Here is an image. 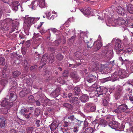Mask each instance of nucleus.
<instances>
[{"instance_id": "1", "label": "nucleus", "mask_w": 133, "mask_h": 133, "mask_svg": "<svg viewBox=\"0 0 133 133\" xmlns=\"http://www.w3.org/2000/svg\"><path fill=\"white\" fill-rule=\"evenodd\" d=\"M106 90L107 89L103 87L97 88L95 92L96 96L101 98L104 97L106 95Z\"/></svg>"}, {"instance_id": "2", "label": "nucleus", "mask_w": 133, "mask_h": 133, "mask_svg": "<svg viewBox=\"0 0 133 133\" xmlns=\"http://www.w3.org/2000/svg\"><path fill=\"white\" fill-rule=\"evenodd\" d=\"M128 109V107L126 104H122L115 110V112L116 113L120 114L126 112Z\"/></svg>"}, {"instance_id": "3", "label": "nucleus", "mask_w": 133, "mask_h": 133, "mask_svg": "<svg viewBox=\"0 0 133 133\" xmlns=\"http://www.w3.org/2000/svg\"><path fill=\"white\" fill-rule=\"evenodd\" d=\"M122 88L119 86H118L115 89L114 94L115 98L117 100L119 98L122 94Z\"/></svg>"}, {"instance_id": "4", "label": "nucleus", "mask_w": 133, "mask_h": 133, "mask_svg": "<svg viewBox=\"0 0 133 133\" xmlns=\"http://www.w3.org/2000/svg\"><path fill=\"white\" fill-rule=\"evenodd\" d=\"M9 101L6 99V98L4 100H3L1 103V105L3 107H5L9 109L13 105V103L9 102Z\"/></svg>"}, {"instance_id": "5", "label": "nucleus", "mask_w": 133, "mask_h": 133, "mask_svg": "<svg viewBox=\"0 0 133 133\" xmlns=\"http://www.w3.org/2000/svg\"><path fill=\"white\" fill-rule=\"evenodd\" d=\"M30 91L29 89H28L26 88H25L22 89L19 92V95L21 97H23L26 96L29 94Z\"/></svg>"}, {"instance_id": "6", "label": "nucleus", "mask_w": 133, "mask_h": 133, "mask_svg": "<svg viewBox=\"0 0 133 133\" xmlns=\"http://www.w3.org/2000/svg\"><path fill=\"white\" fill-rule=\"evenodd\" d=\"M6 99L10 101V102H12L17 99V96L15 92H12L10 93L9 95L6 96Z\"/></svg>"}, {"instance_id": "7", "label": "nucleus", "mask_w": 133, "mask_h": 133, "mask_svg": "<svg viewBox=\"0 0 133 133\" xmlns=\"http://www.w3.org/2000/svg\"><path fill=\"white\" fill-rule=\"evenodd\" d=\"M79 9L84 15H89L91 13V9L89 7L81 8Z\"/></svg>"}, {"instance_id": "8", "label": "nucleus", "mask_w": 133, "mask_h": 133, "mask_svg": "<svg viewBox=\"0 0 133 133\" xmlns=\"http://www.w3.org/2000/svg\"><path fill=\"white\" fill-rule=\"evenodd\" d=\"M23 79L24 80V81L26 82L28 85H31L33 83V82L31 79L29 75H26L23 77Z\"/></svg>"}, {"instance_id": "9", "label": "nucleus", "mask_w": 133, "mask_h": 133, "mask_svg": "<svg viewBox=\"0 0 133 133\" xmlns=\"http://www.w3.org/2000/svg\"><path fill=\"white\" fill-rule=\"evenodd\" d=\"M61 88L60 87H57L56 90L51 94L52 97H56L60 94Z\"/></svg>"}, {"instance_id": "10", "label": "nucleus", "mask_w": 133, "mask_h": 133, "mask_svg": "<svg viewBox=\"0 0 133 133\" xmlns=\"http://www.w3.org/2000/svg\"><path fill=\"white\" fill-rule=\"evenodd\" d=\"M36 19V18L28 17L26 19L25 22L28 24V26H30L35 22Z\"/></svg>"}, {"instance_id": "11", "label": "nucleus", "mask_w": 133, "mask_h": 133, "mask_svg": "<svg viewBox=\"0 0 133 133\" xmlns=\"http://www.w3.org/2000/svg\"><path fill=\"white\" fill-rule=\"evenodd\" d=\"M108 125L112 129H116L118 127L119 123L116 121H112L109 122Z\"/></svg>"}, {"instance_id": "12", "label": "nucleus", "mask_w": 133, "mask_h": 133, "mask_svg": "<svg viewBox=\"0 0 133 133\" xmlns=\"http://www.w3.org/2000/svg\"><path fill=\"white\" fill-rule=\"evenodd\" d=\"M118 76L121 78H123L127 77V73L124 70H121L119 71Z\"/></svg>"}, {"instance_id": "13", "label": "nucleus", "mask_w": 133, "mask_h": 133, "mask_svg": "<svg viewBox=\"0 0 133 133\" xmlns=\"http://www.w3.org/2000/svg\"><path fill=\"white\" fill-rule=\"evenodd\" d=\"M58 125V122L55 121H53L51 124L49 126L51 130V132L52 133L53 130L56 129Z\"/></svg>"}, {"instance_id": "14", "label": "nucleus", "mask_w": 133, "mask_h": 133, "mask_svg": "<svg viewBox=\"0 0 133 133\" xmlns=\"http://www.w3.org/2000/svg\"><path fill=\"white\" fill-rule=\"evenodd\" d=\"M117 12L119 14L124 16L125 14L126 11L124 9L120 6H118L117 8Z\"/></svg>"}, {"instance_id": "15", "label": "nucleus", "mask_w": 133, "mask_h": 133, "mask_svg": "<svg viewBox=\"0 0 133 133\" xmlns=\"http://www.w3.org/2000/svg\"><path fill=\"white\" fill-rule=\"evenodd\" d=\"M81 91V89L78 87H76L73 89L72 92L74 95L78 96L79 95Z\"/></svg>"}, {"instance_id": "16", "label": "nucleus", "mask_w": 133, "mask_h": 133, "mask_svg": "<svg viewBox=\"0 0 133 133\" xmlns=\"http://www.w3.org/2000/svg\"><path fill=\"white\" fill-rule=\"evenodd\" d=\"M0 28H1V30L3 31H7L9 29V27L7 25V24L5 23H2L0 24Z\"/></svg>"}, {"instance_id": "17", "label": "nucleus", "mask_w": 133, "mask_h": 133, "mask_svg": "<svg viewBox=\"0 0 133 133\" xmlns=\"http://www.w3.org/2000/svg\"><path fill=\"white\" fill-rule=\"evenodd\" d=\"M70 102L72 104H76L79 103V101L77 97H71Z\"/></svg>"}, {"instance_id": "18", "label": "nucleus", "mask_w": 133, "mask_h": 133, "mask_svg": "<svg viewBox=\"0 0 133 133\" xmlns=\"http://www.w3.org/2000/svg\"><path fill=\"white\" fill-rule=\"evenodd\" d=\"M19 2L18 1H13L12 2V6L13 10L16 11L18 9V6L19 5Z\"/></svg>"}, {"instance_id": "19", "label": "nucleus", "mask_w": 133, "mask_h": 133, "mask_svg": "<svg viewBox=\"0 0 133 133\" xmlns=\"http://www.w3.org/2000/svg\"><path fill=\"white\" fill-rule=\"evenodd\" d=\"M96 77V76L92 75H90L88 78L87 79V81L89 83H91L95 81Z\"/></svg>"}, {"instance_id": "20", "label": "nucleus", "mask_w": 133, "mask_h": 133, "mask_svg": "<svg viewBox=\"0 0 133 133\" xmlns=\"http://www.w3.org/2000/svg\"><path fill=\"white\" fill-rule=\"evenodd\" d=\"M89 97L87 95L83 94L81 96L80 100L82 102H86L89 99Z\"/></svg>"}, {"instance_id": "21", "label": "nucleus", "mask_w": 133, "mask_h": 133, "mask_svg": "<svg viewBox=\"0 0 133 133\" xmlns=\"http://www.w3.org/2000/svg\"><path fill=\"white\" fill-rule=\"evenodd\" d=\"M107 122L106 121L103 119H102L99 121L98 124L96 123L95 124V125H98V124H99V125H101L102 127H105L107 125Z\"/></svg>"}, {"instance_id": "22", "label": "nucleus", "mask_w": 133, "mask_h": 133, "mask_svg": "<svg viewBox=\"0 0 133 133\" xmlns=\"http://www.w3.org/2000/svg\"><path fill=\"white\" fill-rule=\"evenodd\" d=\"M7 69L5 67H4L2 72L1 77L3 78H7V75L6 71Z\"/></svg>"}, {"instance_id": "23", "label": "nucleus", "mask_w": 133, "mask_h": 133, "mask_svg": "<svg viewBox=\"0 0 133 133\" xmlns=\"http://www.w3.org/2000/svg\"><path fill=\"white\" fill-rule=\"evenodd\" d=\"M8 78H3L0 80V84L3 86H5L8 83Z\"/></svg>"}, {"instance_id": "24", "label": "nucleus", "mask_w": 133, "mask_h": 133, "mask_svg": "<svg viewBox=\"0 0 133 133\" xmlns=\"http://www.w3.org/2000/svg\"><path fill=\"white\" fill-rule=\"evenodd\" d=\"M118 24L119 25H124L126 23L125 21L123 19L121 18H119L118 19Z\"/></svg>"}, {"instance_id": "25", "label": "nucleus", "mask_w": 133, "mask_h": 133, "mask_svg": "<svg viewBox=\"0 0 133 133\" xmlns=\"http://www.w3.org/2000/svg\"><path fill=\"white\" fill-rule=\"evenodd\" d=\"M127 8L128 11L130 13L133 14V5H129L127 6Z\"/></svg>"}, {"instance_id": "26", "label": "nucleus", "mask_w": 133, "mask_h": 133, "mask_svg": "<svg viewBox=\"0 0 133 133\" xmlns=\"http://www.w3.org/2000/svg\"><path fill=\"white\" fill-rule=\"evenodd\" d=\"M48 59V54H46L44 55L42 57L41 61V63H43L45 62Z\"/></svg>"}, {"instance_id": "27", "label": "nucleus", "mask_w": 133, "mask_h": 133, "mask_svg": "<svg viewBox=\"0 0 133 133\" xmlns=\"http://www.w3.org/2000/svg\"><path fill=\"white\" fill-rule=\"evenodd\" d=\"M45 5V0H39V5L41 8H43Z\"/></svg>"}, {"instance_id": "28", "label": "nucleus", "mask_w": 133, "mask_h": 133, "mask_svg": "<svg viewBox=\"0 0 133 133\" xmlns=\"http://www.w3.org/2000/svg\"><path fill=\"white\" fill-rule=\"evenodd\" d=\"M5 120L4 118H0V127L1 128L4 127L5 123Z\"/></svg>"}, {"instance_id": "29", "label": "nucleus", "mask_w": 133, "mask_h": 133, "mask_svg": "<svg viewBox=\"0 0 133 133\" xmlns=\"http://www.w3.org/2000/svg\"><path fill=\"white\" fill-rule=\"evenodd\" d=\"M94 129L91 127L88 128L85 130V133H93Z\"/></svg>"}, {"instance_id": "30", "label": "nucleus", "mask_w": 133, "mask_h": 133, "mask_svg": "<svg viewBox=\"0 0 133 133\" xmlns=\"http://www.w3.org/2000/svg\"><path fill=\"white\" fill-rule=\"evenodd\" d=\"M56 57L57 60L60 61L63 59L64 56L61 54L58 53L57 54Z\"/></svg>"}, {"instance_id": "31", "label": "nucleus", "mask_w": 133, "mask_h": 133, "mask_svg": "<svg viewBox=\"0 0 133 133\" xmlns=\"http://www.w3.org/2000/svg\"><path fill=\"white\" fill-rule=\"evenodd\" d=\"M94 43H96L95 48L97 50H99L101 47L102 45V43L100 42H95Z\"/></svg>"}, {"instance_id": "32", "label": "nucleus", "mask_w": 133, "mask_h": 133, "mask_svg": "<svg viewBox=\"0 0 133 133\" xmlns=\"http://www.w3.org/2000/svg\"><path fill=\"white\" fill-rule=\"evenodd\" d=\"M75 57L78 59H80L82 57V54L79 51H77L75 53Z\"/></svg>"}, {"instance_id": "33", "label": "nucleus", "mask_w": 133, "mask_h": 133, "mask_svg": "<svg viewBox=\"0 0 133 133\" xmlns=\"http://www.w3.org/2000/svg\"><path fill=\"white\" fill-rule=\"evenodd\" d=\"M12 73L14 78L18 77L21 74V72L17 70L13 72Z\"/></svg>"}, {"instance_id": "34", "label": "nucleus", "mask_w": 133, "mask_h": 133, "mask_svg": "<svg viewBox=\"0 0 133 133\" xmlns=\"http://www.w3.org/2000/svg\"><path fill=\"white\" fill-rule=\"evenodd\" d=\"M63 106L68 109H71L72 108V105L68 103H65L63 104Z\"/></svg>"}, {"instance_id": "35", "label": "nucleus", "mask_w": 133, "mask_h": 133, "mask_svg": "<svg viewBox=\"0 0 133 133\" xmlns=\"http://www.w3.org/2000/svg\"><path fill=\"white\" fill-rule=\"evenodd\" d=\"M92 103H87L85 105V109L87 110L88 111L90 109V107L92 106Z\"/></svg>"}, {"instance_id": "36", "label": "nucleus", "mask_w": 133, "mask_h": 133, "mask_svg": "<svg viewBox=\"0 0 133 133\" xmlns=\"http://www.w3.org/2000/svg\"><path fill=\"white\" fill-rule=\"evenodd\" d=\"M38 3L36 1H32L31 4L32 8L33 9H36V7L38 5Z\"/></svg>"}, {"instance_id": "37", "label": "nucleus", "mask_w": 133, "mask_h": 133, "mask_svg": "<svg viewBox=\"0 0 133 133\" xmlns=\"http://www.w3.org/2000/svg\"><path fill=\"white\" fill-rule=\"evenodd\" d=\"M72 123H73L72 122H70L69 121H68V122L64 121L63 123V127H66L70 126L71 124Z\"/></svg>"}, {"instance_id": "38", "label": "nucleus", "mask_w": 133, "mask_h": 133, "mask_svg": "<svg viewBox=\"0 0 133 133\" xmlns=\"http://www.w3.org/2000/svg\"><path fill=\"white\" fill-rule=\"evenodd\" d=\"M54 57L53 54H50L49 56V58H48V59L51 63H52L54 61Z\"/></svg>"}, {"instance_id": "39", "label": "nucleus", "mask_w": 133, "mask_h": 133, "mask_svg": "<svg viewBox=\"0 0 133 133\" xmlns=\"http://www.w3.org/2000/svg\"><path fill=\"white\" fill-rule=\"evenodd\" d=\"M61 42V39L56 40L53 43V46H58Z\"/></svg>"}, {"instance_id": "40", "label": "nucleus", "mask_w": 133, "mask_h": 133, "mask_svg": "<svg viewBox=\"0 0 133 133\" xmlns=\"http://www.w3.org/2000/svg\"><path fill=\"white\" fill-rule=\"evenodd\" d=\"M17 26L14 24H13L12 25V27L11 28L12 31L11 32L15 31V33H16L17 31Z\"/></svg>"}, {"instance_id": "41", "label": "nucleus", "mask_w": 133, "mask_h": 133, "mask_svg": "<svg viewBox=\"0 0 133 133\" xmlns=\"http://www.w3.org/2000/svg\"><path fill=\"white\" fill-rule=\"evenodd\" d=\"M111 79V78L110 77H107L106 78H104L101 79V81L102 83H104L106 82L110 81Z\"/></svg>"}, {"instance_id": "42", "label": "nucleus", "mask_w": 133, "mask_h": 133, "mask_svg": "<svg viewBox=\"0 0 133 133\" xmlns=\"http://www.w3.org/2000/svg\"><path fill=\"white\" fill-rule=\"evenodd\" d=\"M71 77L74 79H77L78 78L77 75L74 72H72L70 75Z\"/></svg>"}, {"instance_id": "43", "label": "nucleus", "mask_w": 133, "mask_h": 133, "mask_svg": "<svg viewBox=\"0 0 133 133\" xmlns=\"http://www.w3.org/2000/svg\"><path fill=\"white\" fill-rule=\"evenodd\" d=\"M83 121H79V120L76 119V125H77L78 127H80L81 126L82 124H83Z\"/></svg>"}, {"instance_id": "44", "label": "nucleus", "mask_w": 133, "mask_h": 133, "mask_svg": "<svg viewBox=\"0 0 133 133\" xmlns=\"http://www.w3.org/2000/svg\"><path fill=\"white\" fill-rule=\"evenodd\" d=\"M34 97L32 95L30 96L28 98V101L29 102H33L34 101Z\"/></svg>"}, {"instance_id": "45", "label": "nucleus", "mask_w": 133, "mask_h": 133, "mask_svg": "<svg viewBox=\"0 0 133 133\" xmlns=\"http://www.w3.org/2000/svg\"><path fill=\"white\" fill-rule=\"evenodd\" d=\"M29 110H28L27 109H22L20 111V113L23 116L26 112H28Z\"/></svg>"}, {"instance_id": "46", "label": "nucleus", "mask_w": 133, "mask_h": 133, "mask_svg": "<svg viewBox=\"0 0 133 133\" xmlns=\"http://www.w3.org/2000/svg\"><path fill=\"white\" fill-rule=\"evenodd\" d=\"M50 14V12H49L48 14L46 15V16L47 17V18L50 20H53L54 19L55 17V15H52L51 17H50L49 16Z\"/></svg>"}, {"instance_id": "47", "label": "nucleus", "mask_w": 133, "mask_h": 133, "mask_svg": "<svg viewBox=\"0 0 133 133\" xmlns=\"http://www.w3.org/2000/svg\"><path fill=\"white\" fill-rule=\"evenodd\" d=\"M99 65L98 64H95L93 65V68L92 70V71H96L98 69Z\"/></svg>"}, {"instance_id": "48", "label": "nucleus", "mask_w": 133, "mask_h": 133, "mask_svg": "<svg viewBox=\"0 0 133 133\" xmlns=\"http://www.w3.org/2000/svg\"><path fill=\"white\" fill-rule=\"evenodd\" d=\"M109 100L108 99H104L103 102V104L104 106H107L109 102Z\"/></svg>"}, {"instance_id": "49", "label": "nucleus", "mask_w": 133, "mask_h": 133, "mask_svg": "<svg viewBox=\"0 0 133 133\" xmlns=\"http://www.w3.org/2000/svg\"><path fill=\"white\" fill-rule=\"evenodd\" d=\"M8 109L5 108H3L2 109L1 111L2 114H6L8 112Z\"/></svg>"}, {"instance_id": "50", "label": "nucleus", "mask_w": 133, "mask_h": 133, "mask_svg": "<svg viewBox=\"0 0 133 133\" xmlns=\"http://www.w3.org/2000/svg\"><path fill=\"white\" fill-rule=\"evenodd\" d=\"M5 59L3 58H0V65L4 66L5 64Z\"/></svg>"}, {"instance_id": "51", "label": "nucleus", "mask_w": 133, "mask_h": 133, "mask_svg": "<svg viewBox=\"0 0 133 133\" xmlns=\"http://www.w3.org/2000/svg\"><path fill=\"white\" fill-rule=\"evenodd\" d=\"M92 105V106L90 107V109L88 110L89 111L93 112L95 110L96 108L95 105L93 103Z\"/></svg>"}, {"instance_id": "52", "label": "nucleus", "mask_w": 133, "mask_h": 133, "mask_svg": "<svg viewBox=\"0 0 133 133\" xmlns=\"http://www.w3.org/2000/svg\"><path fill=\"white\" fill-rule=\"evenodd\" d=\"M79 127L77 125H75L73 128H72L73 130V131L74 132H77L79 130Z\"/></svg>"}, {"instance_id": "53", "label": "nucleus", "mask_w": 133, "mask_h": 133, "mask_svg": "<svg viewBox=\"0 0 133 133\" xmlns=\"http://www.w3.org/2000/svg\"><path fill=\"white\" fill-rule=\"evenodd\" d=\"M121 47V45L120 44L116 42L115 44V50H117V49H118L119 48H120Z\"/></svg>"}, {"instance_id": "54", "label": "nucleus", "mask_w": 133, "mask_h": 133, "mask_svg": "<svg viewBox=\"0 0 133 133\" xmlns=\"http://www.w3.org/2000/svg\"><path fill=\"white\" fill-rule=\"evenodd\" d=\"M111 52L112 51L111 50H107V53L105 54V56L107 57L108 58H110V56H111L112 55V54L111 53Z\"/></svg>"}, {"instance_id": "55", "label": "nucleus", "mask_w": 133, "mask_h": 133, "mask_svg": "<svg viewBox=\"0 0 133 133\" xmlns=\"http://www.w3.org/2000/svg\"><path fill=\"white\" fill-rule=\"evenodd\" d=\"M83 40L85 43H87L88 42L89 38L87 35H85L83 38Z\"/></svg>"}, {"instance_id": "56", "label": "nucleus", "mask_w": 133, "mask_h": 133, "mask_svg": "<svg viewBox=\"0 0 133 133\" xmlns=\"http://www.w3.org/2000/svg\"><path fill=\"white\" fill-rule=\"evenodd\" d=\"M27 133H32L33 130L32 127H29L27 128L26 129Z\"/></svg>"}, {"instance_id": "57", "label": "nucleus", "mask_w": 133, "mask_h": 133, "mask_svg": "<svg viewBox=\"0 0 133 133\" xmlns=\"http://www.w3.org/2000/svg\"><path fill=\"white\" fill-rule=\"evenodd\" d=\"M69 72L67 70H65L63 73V76L64 77H67L68 75Z\"/></svg>"}, {"instance_id": "58", "label": "nucleus", "mask_w": 133, "mask_h": 133, "mask_svg": "<svg viewBox=\"0 0 133 133\" xmlns=\"http://www.w3.org/2000/svg\"><path fill=\"white\" fill-rule=\"evenodd\" d=\"M37 68V65H35L34 66H31L30 68V71H32V70H36Z\"/></svg>"}, {"instance_id": "59", "label": "nucleus", "mask_w": 133, "mask_h": 133, "mask_svg": "<svg viewBox=\"0 0 133 133\" xmlns=\"http://www.w3.org/2000/svg\"><path fill=\"white\" fill-rule=\"evenodd\" d=\"M124 127V126L122 124H121V125H120V124L119 123L118 127L117 129H120L121 130H123Z\"/></svg>"}, {"instance_id": "60", "label": "nucleus", "mask_w": 133, "mask_h": 133, "mask_svg": "<svg viewBox=\"0 0 133 133\" xmlns=\"http://www.w3.org/2000/svg\"><path fill=\"white\" fill-rule=\"evenodd\" d=\"M91 40H92V39L90 38V42H89L88 41V43L87 47L88 48H91L94 45L92 42H91Z\"/></svg>"}, {"instance_id": "61", "label": "nucleus", "mask_w": 133, "mask_h": 133, "mask_svg": "<svg viewBox=\"0 0 133 133\" xmlns=\"http://www.w3.org/2000/svg\"><path fill=\"white\" fill-rule=\"evenodd\" d=\"M118 75L117 72H115L112 75H111V77L114 78H117L118 77Z\"/></svg>"}, {"instance_id": "62", "label": "nucleus", "mask_w": 133, "mask_h": 133, "mask_svg": "<svg viewBox=\"0 0 133 133\" xmlns=\"http://www.w3.org/2000/svg\"><path fill=\"white\" fill-rule=\"evenodd\" d=\"M28 63L26 60L24 59V61L22 63V65L24 67H26Z\"/></svg>"}, {"instance_id": "63", "label": "nucleus", "mask_w": 133, "mask_h": 133, "mask_svg": "<svg viewBox=\"0 0 133 133\" xmlns=\"http://www.w3.org/2000/svg\"><path fill=\"white\" fill-rule=\"evenodd\" d=\"M83 123V128L84 129L87 127L88 125V123L87 121H84Z\"/></svg>"}, {"instance_id": "64", "label": "nucleus", "mask_w": 133, "mask_h": 133, "mask_svg": "<svg viewBox=\"0 0 133 133\" xmlns=\"http://www.w3.org/2000/svg\"><path fill=\"white\" fill-rule=\"evenodd\" d=\"M61 127H59L57 128V130L58 133H64L65 132H63L62 129H61Z\"/></svg>"}]
</instances>
